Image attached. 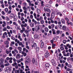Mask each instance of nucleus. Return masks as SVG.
Listing matches in <instances>:
<instances>
[{"instance_id": "ea45409f", "label": "nucleus", "mask_w": 73, "mask_h": 73, "mask_svg": "<svg viewBox=\"0 0 73 73\" xmlns=\"http://www.w3.org/2000/svg\"><path fill=\"white\" fill-rule=\"evenodd\" d=\"M9 9L10 10H12V7H11V5H10L9 7Z\"/></svg>"}, {"instance_id": "ddd939ff", "label": "nucleus", "mask_w": 73, "mask_h": 73, "mask_svg": "<svg viewBox=\"0 0 73 73\" xmlns=\"http://www.w3.org/2000/svg\"><path fill=\"white\" fill-rule=\"evenodd\" d=\"M61 21H62V23L63 24H64L65 23V20H64V19H61Z\"/></svg>"}, {"instance_id": "e433bc0d", "label": "nucleus", "mask_w": 73, "mask_h": 73, "mask_svg": "<svg viewBox=\"0 0 73 73\" xmlns=\"http://www.w3.org/2000/svg\"><path fill=\"white\" fill-rule=\"evenodd\" d=\"M56 20L58 22H61L60 21V19L58 18H57Z\"/></svg>"}, {"instance_id": "39448f33", "label": "nucleus", "mask_w": 73, "mask_h": 73, "mask_svg": "<svg viewBox=\"0 0 73 73\" xmlns=\"http://www.w3.org/2000/svg\"><path fill=\"white\" fill-rule=\"evenodd\" d=\"M56 15H59L60 16H62V13H61V12H60L59 11H57L56 12Z\"/></svg>"}, {"instance_id": "338daca9", "label": "nucleus", "mask_w": 73, "mask_h": 73, "mask_svg": "<svg viewBox=\"0 0 73 73\" xmlns=\"http://www.w3.org/2000/svg\"><path fill=\"white\" fill-rule=\"evenodd\" d=\"M7 29H9L10 28V27L9 26H7Z\"/></svg>"}, {"instance_id": "9d476101", "label": "nucleus", "mask_w": 73, "mask_h": 73, "mask_svg": "<svg viewBox=\"0 0 73 73\" xmlns=\"http://www.w3.org/2000/svg\"><path fill=\"white\" fill-rule=\"evenodd\" d=\"M36 11L38 14H40V13H41V11L40 10V9L37 8L36 9Z\"/></svg>"}, {"instance_id": "6e6d98bb", "label": "nucleus", "mask_w": 73, "mask_h": 73, "mask_svg": "<svg viewBox=\"0 0 73 73\" xmlns=\"http://www.w3.org/2000/svg\"><path fill=\"white\" fill-rule=\"evenodd\" d=\"M55 29H58V26L57 25L55 26Z\"/></svg>"}, {"instance_id": "aec40b11", "label": "nucleus", "mask_w": 73, "mask_h": 73, "mask_svg": "<svg viewBox=\"0 0 73 73\" xmlns=\"http://www.w3.org/2000/svg\"><path fill=\"white\" fill-rule=\"evenodd\" d=\"M32 62H33V64H35V62H36V61H35V58H33L32 60Z\"/></svg>"}, {"instance_id": "9b49d317", "label": "nucleus", "mask_w": 73, "mask_h": 73, "mask_svg": "<svg viewBox=\"0 0 73 73\" xmlns=\"http://www.w3.org/2000/svg\"><path fill=\"white\" fill-rule=\"evenodd\" d=\"M38 35H35L34 36V37L35 39H38Z\"/></svg>"}, {"instance_id": "de8ad7c7", "label": "nucleus", "mask_w": 73, "mask_h": 73, "mask_svg": "<svg viewBox=\"0 0 73 73\" xmlns=\"http://www.w3.org/2000/svg\"><path fill=\"white\" fill-rule=\"evenodd\" d=\"M23 10H26L27 9V8H26V7L25 6H24L23 7Z\"/></svg>"}, {"instance_id": "cd10ccee", "label": "nucleus", "mask_w": 73, "mask_h": 73, "mask_svg": "<svg viewBox=\"0 0 73 73\" xmlns=\"http://www.w3.org/2000/svg\"><path fill=\"white\" fill-rule=\"evenodd\" d=\"M18 49L19 50H20V51H21V50H22V48L20 46L18 47Z\"/></svg>"}, {"instance_id": "c756f323", "label": "nucleus", "mask_w": 73, "mask_h": 73, "mask_svg": "<svg viewBox=\"0 0 73 73\" xmlns=\"http://www.w3.org/2000/svg\"><path fill=\"white\" fill-rule=\"evenodd\" d=\"M51 27L53 29V28H54L55 25H54V24H53L51 25Z\"/></svg>"}, {"instance_id": "4d7b16f0", "label": "nucleus", "mask_w": 73, "mask_h": 73, "mask_svg": "<svg viewBox=\"0 0 73 73\" xmlns=\"http://www.w3.org/2000/svg\"><path fill=\"white\" fill-rule=\"evenodd\" d=\"M68 38H70V40H72V38L70 36H68Z\"/></svg>"}, {"instance_id": "412c9836", "label": "nucleus", "mask_w": 73, "mask_h": 73, "mask_svg": "<svg viewBox=\"0 0 73 73\" xmlns=\"http://www.w3.org/2000/svg\"><path fill=\"white\" fill-rule=\"evenodd\" d=\"M25 33H26V34H28L29 33V30H26L25 31Z\"/></svg>"}, {"instance_id": "c85d7f7f", "label": "nucleus", "mask_w": 73, "mask_h": 73, "mask_svg": "<svg viewBox=\"0 0 73 73\" xmlns=\"http://www.w3.org/2000/svg\"><path fill=\"white\" fill-rule=\"evenodd\" d=\"M5 66H7L9 65V63H7V64H5L4 65Z\"/></svg>"}, {"instance_id": "473e14b6", "label": "nucleus", "mask_w": 73, "mask_h": 73, "mask_svg": "<svg viewBox=\"0 0 73 73\" xmlns=\"http://www.w3.org/2000/svg\"><path fill=\"white\" fill-rule=\"evenodd\" d=\"M60 48L61 50H64V48L63 47V46H61Z\"/></svg>"}, {"instance_id": "49530a36", "label": "nucleus", "mask_w": 73, "mask_h": 73, "mask_svg": "<svg viewBox=\"0 0 73 73\" xmlns=\"http://www.w3.org/2000/svg\"><path fill=\"white\" fill-rule=\"evenodd\" d=\"M13 60L14 62H16V60L15 58L13 59Z\"/></svg>"}, {"instance_id": "c03bdc74", "label": "nucleus", "mask_w": 73, "mask_h": 73, "mask_svg": "<svg viewBox=\"0 0 73 73\" xmlns=\"http://www.w3.org/2000/svg\"><path fill=\"white\" fill-rule=\"evenodd\" d=\"M50 42H51V44H53L54 42V41L53 40H50Z\"/></svg>"}, {"instance_id": "e2e57ef3", "label": "nucleus", "mask_w": 73, "mask_h": 73, "mask_svg": "<svg viewBox=\"0 0 73 73\" xmlns=\"http://www.w3.org/2000/svg\"><path fill=\"white\" fill-rule=\"evenodd\" d=\"M19 3L20 4V5H21V4H22V1H19Z\"/></svg>"}, {"instance_id": "7ed1b4c3", "label": "nucleus", "mask_w": 73, "mask_h": 73, "mask_svg": "<svg viewBox=\"0 0 73 73\" xmlns=\"http://www.w3.org/2000/svg\"><path fill=\"white\" fill-rule=\"evenodd\" d=\"M35 25V23L33 22H31L30 23V26L31 28H33L34 27V25Z\"/></svg>"}, {"instance_id": "052dcab7", "label": "nucleus", "mask_w": 73, "mask_h": 73, "mask_svg": "<svg viewBox=\"0 0 73 73\" xmlns=\"http://www.w3.org/2000/svg\"><path fill=\"white\" fill-rule=\"evenodd\" d=\"M52 3H53V1H52L50 0L49 1V4H52Z\"/></svg>"}, {"instance_id": "20e7f679", "label": "nucleus", "mask_w": 73, "mask_h": 73, "mask_svg": "<svg viewBox=\"0 0 73 73\" xmlns=\"http://www.w3.org/2000/svg\"><path fill=\"white\" fill-rule=\"evenodd\" d=\"M10 17V19H12V18H13L14 17H15V15H14V14L13 13H11L10 14V15H9Z\"/></svg>"}, {"instance_id": "a878e982", "label": "nucleus", "mask_w": 73, "mask_h": 73, "mask_svg": "<svg viewBox=\"0 0 73 73\" xmlns=\"http://www.w3.org/2000/svg\"><path fill=\"white\" fill-rule=\"evenodd\" d=\"M60 30H57L56 31V34L58 35V34H60Z\"/></svg>"}, {"instance_id": "2f4dec72", "label": "nucleus", "mask_w": 73, "mask_h": 73, "mask_svg": "<svg viewBox=\"0 0 73 73\" xmlns=\"http://www.w3.org/2000/svg\"><path fill=\"white\" fill-rule=\"evenodd\" d=\"M52 48H54V47H55L56 46V44H52Z\"/></svg>"}, {"instance_id": "79ce46f5", "label": "nucleus", "mask_w": 73, "mask_h": 73, "mask_svg": "<svg viewBox=\"0 0 73 73\" xmlns=\"http://www.w3.org/2000/svg\"><path fill=\"white\" fill-rule=\"evenodd\" d=\"M1 13L3 15H5V12H4V11H2Z\"/></svg>"}, {"instance_id": "a18cd8bd", "label": "nucleus", "mask_w": 73, "mask_h": 73, "mask_svg": "<svg viewBox=\"0 0 73 73\" xmlns=\"http://www.w3.org/2000/svg\"><path fill=\"white\" fill-rule=\"evenodd\" d=\"M2 37H3V39L5 38V35H4V34H3Z\"/></svg>"}, {"instance_id": "8fccbe9b", "label": "nucleus", "mask_w": 73, "mask_h": 73, "mask_svg": "<svg viewBox=\"0 0 73 73\" xmlns=\"http://www.w3.org/2000/svg\"><path fill=\"white\" fill-rule=\"evenodd\" d=\"M23 4L24 6H27V3H23Z\"/></svg>"}, {"instance_id": "f257e3e1", "label": "nucleus", "mask_w": 73, "mask_h": 73, "mask_svg": "<svg viewBox=\"0 0 73 73\" xmlns=\"http://www.w3.org/2000/svg\"><path fill=\"white\" fill-rule=\"evenodd\" d=\"M58 27L60 29H62V24H61V22H58Z\"/></svg>"}, {"instance_id": "7c9ffc66", "label": "nucleus", "mask_w": 73, "mask_h": 73, "mask_svg": "<svg viewBox=\"0 0 73 73\" xmlns=\"http://www.w3.org/2000/svg\"><path fill=\"white\" fill-rule=\"evenodd\" d=\"M62 3H66V0H62Z\"/></svg>"}, {"instance_id": "dca6fc26", "label": "nucleus", "mask_w": 73, "mask_h": 73, "mask_svg": "<svg viewBox=\"0 0 73 73\" xmlns=\"http://www.w3.org/2000/svg\"><path fill=\"white\" fill-rule=\"evenodd\" d=\"M46 12H48L49 13H51L50 11V9L48 8H46Z\"/></svg>"}, {"instance_id": "4468645a", "label": "nucleus", "mask_w": 73, "mask_h": 73, "mask_svg": "<svg viewBox=\"0 0 73 73\" xmlns=\"http://www.w3.org/2000/svg\"><path fill=\"white\" fill-rule=\"evenodd\" d=\"M51 62L53 65H54L56 64L55 63V62L54 61V59H52V60Z\"/></svg>"}, {"instance_id": "6ab92c4d", "label": "nucleus", "mask_w": 73, "mask_h": 73, "mask_svg": "<svg viewBox=\"0 0 73 73\" xmlns=\"http://www.w3.org/2000/svg\"><path fill=\"white\" fill-rule=\"evenodd\" d=\"M62 53H63V55L65 57H66V53H65V51H64L62 52Z\"/></svg>"}, {"instance_id": "0e129e2a", "label": "nucleus", "mask_w": 73, "mask_h": 73, "mask_svg": "<svg viewBox=\"0 0 73 73\" xmlns=\"http://www.w3.org/2000/svg\"><path fill=\"white\" fill-rule=\"evenodd\" d=\"M33 15H30V19H33Z\"/></svg>"}, {"instance_id": "4c0bfd02", "label": "nucleus", "mask_w": 73, "mask_h": 73, "mask_svg": "<svg viewBox=\"0 0 73 73\" xmlns=\"http://www.w3.org/2000/svg\"><path fill=\"white\" fill-rule=\"evenodd\" d=\"M11 39H12L13 40H15V37H14L13 36H11Z\"/></svg>"}, {"instance_id": "69168bd1", "label": "nucleus", "mask_w": 73, "mask_h": 73, "mask_svg": "<svg viewBox=\"0 0 73 73\" xmlns=\"http://www.w3.org/2000/svg\"><path fill=\"white\" fill-rule=\"evenodd\" d=\"M1 17L4 20L5 19V17L3 15L1 16Z\"/></svg>"}, {"instance_id": "0eeeda50", "label": "nucleus", "mask_w": 73, "mask_h": 73, "mask_svg": "<svg viewBox=\"0 0 73 73\" xmlns=\"http://www.w3.org/2000/svg\"><path fill=\"white\" fill-rule=\"evenodd\" d=\"M25 27H22V30H21L20 31V33H24V31H25Z\"/></svg>"}, {"instance_id": "2eb2a0df", "label": "nucleus", "mask_w": 73, "mask_h": 73, "mask_svg": "<svg viewBox=\"0 0 73 73\" xmlns=\"http://www.w3.org/2000/svg\"><path fill=\"white\" fill-rule=\"evenodd\" d=\"M52 33L53 35H55V34L56 33V30H54V29H52Z\"/></svg>"}, {"instance_id": "f3484780", "label": "nucleus", "mask_w": 73, "mask_h": 73, "mask_svg": "<svg viewBox=\"0 0 73 73\" xmlns=\"http://www.w3.org/2000/svg\"><path fill=\"white\" fill-rule=\"evenodd\" d=\"M13 63L12 64V65L13 66L15 67V65H17V63L16 62H13Z\"/></svg>"}, {"instance_id": "6e6552de", "label": "nucleus", "mask_w": 73, "mask_h": 73, "mask_svg": "<svg viewBox=\"0 0 73 73\" xmlns=\"http://www.w3.org/2000/svg\"><path fill=\"white\" fill-rule=\"evenodd\" d=\"M66 27L65 26V25H64L63 26L62 28L61 29H63V30L64 31H66Z\"/></svg>"}, {"instance_id": "f03ea898", "label": "nucleus", "mask_w": 73, "mask_h": 73, "mask_svg": "<svg viewBox=\"0 0 73 73\" xmlns=\"http://www.w3.org/2000/svg\"><path fill=\"white\" fill-rule=\"evenodd\" d=\"M31 47L32 48H33V47H34L35 48H37V45L36 43L35 42L33 44V45H32Z\"/></svg>"}, {"instance_id": "603ef678", "label": "nucleus", "mask_w": 73, "mask_h": 73, "mask_svg": "<svg viewBox=\"0 0 73 73\" xmlns=\"http://www.w3.org/2000/svg\"><path fill=\"white\" fill-rule=\"evenodd\" d=\"M54 23V24H57V23H58V22H57V21H55Z\"/></svg>"}, {"instance_id": "774afa93", "label": "nucleus", "mask_w": 73, "mask_h": 73, "mask_svg": "<svg viewBox=\"0 0 73 73\" xmlns=\"http://www.w3.org/2000/svg\"><path fill=\"white\" fill-rule=\"evenodd\" d=\"M11 12L12 11H11V10H9L8 12V14H10V13H11Z\"/></svg>"}, {"instance_id": "864d4df0", "label": "nucleus", "mask_w": 73, "mask_h": 73, "mask_svg": "<svg viewBox=\"0 0 73 73\" xmlns=\"http://www.w3.org/2000/svg\"><path fill=\"white\" fill-rule=\"evenodd\" d=\"M64 64H61V68H64Z\"/></svg>"}, {"instance_id": "37998d69", "label": "nucleus", "mask_w": 73, "mask_h": 73, "mask_svg": "<svg viewBox=\"0 0 73 73\" xmlns=\"http://www.w3.org/2000/svg\"><path fill=\"white\" fill-rule=\"evenodd\" d=\"M7 31V28L6 27H4L3 29V31Z\"/></svg>"}, {"instance_id": "1a4fd4ad", "label": "nucleus", "mask_w": 73, "mask_h": 73, "mask_svg": "<svg viewBox=\"0 0 73 73\" xmlns=\"http://www.w3.org/2000/svg\"><path fill=\"white\" fill-rule=\"evenodd\" d=\"M40 29V27L39 26H36V27H35V30L36 31H38Z\"/></svg>"}, {"instance_id": "58836bf2", "label": "nucleus", "mask_w": 73, "mask_h": 73, "mask_svg": "<svg viewBox=\"0 0 73 73\" xmlns=\"http://www.w3.org/2000/svg\"><path fill=\"white\" fill-rule=\"evenodd\" d=\"M33 15L35 17V19H37V17H36V14L35 13H34L33 14Z\"/></svg>"}, {"instance_id": "4be33fe9", "label": "nucleus", "mask_w": 73, "mask_h": 73, "mask_svg": "<svg viewBox=\"0 0 73 73\" xmlns=\"http://www.w3.org/2000/svg\"><path fill=\"white\" fill-rule=\"evenodd\" d=\"M4 43L5 45H8L9 44V42H8V41L6 40L5 42Z\"/></svg>"}, {"instance_id": "a19ab883", "label": "nucleus", "mask_w": 73, "mask_h": 73, "mask_svg": "<svg viewBox=\"0 0 73 73\" xmlns=\"http://www.w3.org/2000/svg\"><path fill=\"white\" fill-rule=\"evenodd\" d=\"M36 52H38V50H39V47H36Z\"/></svg>"}, {"instance_id": "bb28decb", "label": "nucleus", "mask_w": 73, "mask_h": 73, "mask_svg": "<svg viewBox=\"0 0 73 73\" xmlns=\"http://www.w3.org/2000/svg\"><path fill=\"white\" fill-rule=\"evenodd\" d=\"M0 65H1V68H4V65L3 64H1V63H0Z\"/></svg>"}, {"instance_id": "5701e85b", "label": "nucleus", "mask_w": 73, "mask_h": 73, "mask_svg": "<svg viewBox=\"0 0 73 73\" xmlns=\"http://www.w3.org/2000/svg\"><path fill=\"white\" fill-rule=\"evenodd\" d=\"M5 19L7 20V21H9L10 19L9 17H5Z\"/></svg>"}, {"instance_id": "a211bd4d", "label": "nucleus", "mask_w": 73, "mask_h": 73, "mask_svg": "<svg viewBox=\"0 0 73 73\" xmlns=\"http://www.w3.org/2000/svg\"><path fill=\"white\" fill-rule=\"evenodd\" d=\"M51 16L52 18H54V13L53 12H52Z\"/></svg>"}, {"instance_id": "b1692460", "label": "nucleus", "mask_w": 73, "mask_h": 73, "mask_svg": "<svg viewBox=\"0 0 73 73\" xmlns=\"http://www.w3.org/2000/svg\"><path fill=\"white\" fill-rule=\"evenodd\" d=\"M50 13H46V16L47 17H50Z\"/></svg>"}, {"instance_id": "13d9d810", "label": "nucleus", "mask_w": 73, "mask_h": 73, "mask_svg": "<svg viewBox=\"0 0 73 73\" xmlns=\"http://www.w3.org/2000/svg\"><path fill=\"white\" fill-rule=\"evenodd\" d=\"M22 44V42H21L19 43V46H21Z\"/></svg>"}, {"instance_id": "680f3d73", "label": "nucleus", "mask_w": 73, "mask_h": 73, "mask_svg": "<svg viewBox=\"0 0 73 73\" xmlns=\"http://www.w3.org/2000/svg\"><path fill=\"white\" fill-rule=\"evenodd\" d=\"M63 43L65 44H66V40H63Z\"/></svg>"}, {"instance_id": "393cba45", "label": "nucleus", "mask_w": 73, "mask_h": 73, "mask_svg": "<svg viewBox=\"0 0 73 73\" xmlns=\"http://www.w3.org/2000/svg\"><path fill=\"white\" fill-rule=\"evenodd\" d=\"M50 66V65L49 63H47L46 64V68H49Z\"/></svg>"}, {"instance_id": "09e8293b", "label": "nucleus", "mask_w": 73, "mask_h": 73, "mask_svg": "<svg viewBox=\"0 0 73 73\" xmlns=\"http://www.w3.org/2000/svg\"><path fill=\"white\" fill-rule=\"evenodd\" d=\"M69 54H70L68 52L66 54V57H67V56H70Z\"/></svg>"}, {"instance_id": "72a5a7b5", "label": "nucleus", "mask_w": 73, "mask_h": 73, "mask_svg": "<svg viewBox=\"0 0 73 73\" xmlns=\"http://www.w3.org/2000/svg\"><path fill=\"white\" fill-rule=\"evenodd\" d=\"M14 50L16 52V53H19V51L17 49H14Z\"/></svg>"}, {"instance_id": "5fc2aeb1", "label": "nucleus", "mask_w": 73, "mask_h": 73, "mask_svg": "<svg viewBox=\"0 0 73 73\" xmlns=\"http://www.w3.org/2000/svg\"><path fill=\"white\" fill-rule=\"evenodd\" d=\"M66 35H67V36H69V33L68 32H66Z\"/></svg>"}, {"instance_id": "f704fd0d", "label": "nucleus", "mask_w": 73, "mask_h": 73, "mask_svg": "<svg viewBox=\"0 0 73 73\" xmlns=\"http://www.w3.org/2000/svg\"><path fill=\"white\" fill-rule=\"evenodd\" d=\"M5 12H8V9L7 8H5Z\"/></svg>"}, {"instance_id": "f8f14e48", "label": "nucleus", "mask_w": 73, "mask_h": 73, "mask_svg": "<svg viewBox=\"0 0 73 73\" xmlns=\"http://www.w3.org/2000/svg\"><path fill=\"white\" fill-rule=\"evenodd\" d=\"M58 3L60 4L61 5L62 4V0H57Z\"/></svg>"}, {"instance_id": "bf43d9fd", "label": "nucleus", "mask_w": 73, "mask_h": 73, "mask_svg": "<svg viewBox=\"0 0 73 73\" xmlns=\"http://www.w3.org/2000/svg\"><path fill=\"white\" fill-rule=\"evenodd\" d=\"M67 66L69 68H71V67H72V65L70 64H68V65Z\"/></svg>"}, {"instance_id": "c9c22d12", "label": "nucleus", "mask_w": 73, "mask_h": 73, "mask_svg": "<svg viewBox=\"0 0 73 73\" xmlns=\"http://www.w3.org/2000/svg\"><path fill=\"white\" fill-rule=\"evenodd\" d=\"M50 5H47L46 6V7H47V8H50Z\"/></svg>"}, {"instance_id": "423d86ee", "label": "nucleus", "mask_w": 73, "mask_h": 73, "mask_svg": "<svg viewBox=\"0 0 73 73\" xmlns=\"http://www.w3.org/2000/svg\"><path fill=\"white\" fill-rule=\"evenodd\" d=\"M46 58H47L48 57H49V56L50 54H49V53L48 52V51H46Z\"/></svg>"}, {"instance_id": "3c124183", "label": "nucleus", "mask_w": 73, "mask_h": 73, "mask_svg": "<svg viewBox=\"0 0 73 73\" xmlns=\"http://www.w3.org/2000/svg\"><path fill=\"white\" fill-rule=\"evenodd\" d=\"M40 23L42 24H43L44 23V21L42 20L40 21Z\"/></svg>"}]
</instances>
